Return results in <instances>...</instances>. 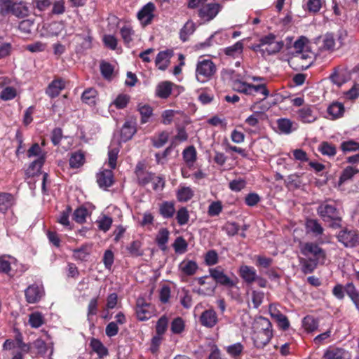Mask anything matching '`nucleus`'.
<instances>
[{"label": "nucleus", "mask_w": 359, "mask_h": 359, "mask_svg": "<svg viewBox=\"0 0 359 359\" xmlns=\"http://www.w3.org/2000/svg\"><path fill=\"white\" fill-rule=\"evenodd\" d=\"M325 241L322 238L318 239V243H301L299 249L301 253L306 258H299L301 270L304 274L311 273L318 265H325L327 261V253L324 249L319 246Z\"/></svg>", "instance_id": "obj_1"}, {"label": "nucleus", "mask_w": 359, "mask_h": 359, "mask_svg": "<svg viewBox=\"0 0 359 359\" xmlns=\"http://www.w3.org/2000/svg\"><path fill=\"white\" fill-rule=\"evenodd\" d=\"M232 87L233 90L240 93H243L246 95L254 96L257 93H261L264 95L261 102L269 95V90L267 89L265 83L255 85L236 79L233 81Z\"/></svg>", "instance_id": "obj_2"}, {"label": "nucleus", "mask_w": 359, "mask_h": 359, "mask_svg": "<svg viewBox=\"0 0 359 359\" xmlns=\"http://www.w3.org/2000/svg\"><path fill=\"white\" fill-rule=\"evenodd\" d=\"M232 87L233 90L240 93H243L246 95L254 96L257 93H261L264 95L261 102L269 95V90L267 89L265 83L255 85L236 79L233 81Z\"/></svg>", "instance_id": "obj_3"}, {"label": "nucleus", "mask_w": 359, "mask_h": 359, "mask_svg": "<svg viewBox=\"0 0 359 359\" xmlns=\"http://www.w3.org/2000/svg\"><path fill=\"white\" fill-rule=\"evenodd\" d=\"M232 87L233 90L240 93H243L246 95L254 96L257 93H261L264 95L261 102L269 95V90L267 89L265 83L255 85L236 79L233 81Z\"/></svg>", "instance_id": "obj_4"}, {"label": "nucleus", "mask_w": 359, "mask_h": 359, "mask_svg": "<svg viewBox=\"0 0 359 359\" xmlns=\"http://www.w3.org/2000/svg\"><path fill=\"white\" fill-rule=\"evenodd\" d=\"M11 13L18 18L28 15V8L22 3L13 2L11 0H0V14L3 16Z\"/></svg>", "instance_id": "obj_5"}, {"label": "nucleus", "mask_w": 359, "mask_h": 359, "mask_svg": "<svg viewBox=\"0 0 359 359\" xmlns=\"http://www.w3.org/2000/svg\"><path fill=\"white\" fill-rule=\"evenodd\" d=\"M217 71V67L210 60L204 59L196 65V77L198 81L205 83L209 81Z\"/></svg>", "instance_id": "obj_6"}, {"label": "nucleus", "mask_w": 359, "mask_h": 359, "mask_svg": "<svg viewBox=\"0 0 359 359\" xmlns=\"http://www.w3.org/2000/svg\"><path fill=\"white\" fill-rule=\"evenodd\" d=\"M318 213L325 222L339 224L341 221V214L334 205L323 203L318 208Z\"/></svg>", "instance_id": "obj_7"}, {"label": "nucleus", "mask_w": 359, "mask_h": 359, "mask_svg": "<svg viewBox=\"0 0 359 359\" xmlns=\"http://www.w3.org/2000/svg\"><path fill=\"white\" fill-rule=\"evenodd\" d=\"M262 320L264 327L261 330L255 332L253 337L254 344L258 348H264L269 344L273 336L270 321L265 318H262Z\"/></svg>", "instance_id": "obj_8"}, {"label": "nucleus", "mask_w": 359, "mask_h": 359, "mask_svg": "<svg viewBox=\"0 0 359 359\" xmlns=\"http://www.w3.org/2000/svg\"><path fill=\"white\" fill-rule=\"evenodd\" d=\"M222 8V5L218 3L207 4L198 9V16L203 22H209L217 15Z\"/></svg>", "instance_id": "obj_9"}, {"label": "nucleus", "mask_w": 359, "mask_h": 359, "mask_svg": "<svg viewBox=\"0 0 359 359\" xmlns=\"http://www.w3.org/2000/svg\"><path fill=\"white\" fill-rule=\"evenodd\" d=\"M313 58L308 53H297L290 60V66L296 71L306 70L313 64Z\"/></svg>", "instance_id": "obj_10"}, {"label": "nucleus", "mask_w": 359, "mask_h": 359, "mask_svg": "<svg viewBox=\"0 0 359 359\" xmlns=\"http://www.w3.org/2000/svg\"><path fill=\"white\" fill-rule=\"evenodd\" d=\"M146 164L144 161H139L135 168L137 184L145 187L154 179V173L146 170Z\"/></svg>", "instance_id": "obj_11"}, {"label": "nucleus", "mask_w": 359, "mask_h": 359, "mask_svg": "<svg viewBox=\"0 0 359 359\" xmlns=\"http://www.w3.org/2000/svg\"><path fill=\"white\" fill-rule=\"evenodd\" d=\"M210 276L212 278L217 284L226 287H233L236 284V281L231 279L224 273L222 266H218L215 268L209 269Z\"/></svg>", "instance_id": "obj_12"}, {"label": "nucleus", "mask_w": 359, "mask_h": 359, "mask_svg": "<svg viewBox=\"0 0 359 359\" xmlns=\"http://www.w3.org/2000/svg\"><path fill=\"white\" fill-rule=\"evenodd\" d=\"M44 294L45 291L43 285L36 283L30 285L25 290V299L29 304L39 302Z\"/></svg>", "instance_id": "obj_13"}, {"label": "nucleus", "mask_w": 359, "mask_h": 359, "mask_svg": "<svg viewBox=\"0 0 359 359\" xmlns=\"http://www.w3.org/2000/svg\"><path fill=\"white\" fill-rule=\"evenodd\" d=\"M156 6L154 3L149 2L145 4L137 13V17L143 27L151 24L154 18Z\"/></svg>", "instance_id": "obj_14"}, {"label": "nucleus", "mask_w": 359, "mask_h": 359, "mask_svg": "<svg viewBox=\"0 0 359 359\" xmlns=\"http://www.w3.org/2000/svg\"><path fill=\"white\" fill-rule=\"evenodd\" d=\"M95 206L91 204H83L74 210L72 215V219L78 224L87 222V219L90 218Z\"/></svg>", "instance_id": "obj_15"}, {"label": "nucleus", "mask_w": 359, "mask_h": 359, "mask_svg": "<svg viewBox=\"0 0 359 359\" xmlns=\"http://www.w3.org/2000/svg\"><path fill=\"white\" fill-rule=\"evenodd\" d=\"M267 108L261 105V101L254 102L250 107V110L253 114L249 116L245 121V123L250 126L256 127L259 124V120L263 116V111Z\"/></svg>", "instance_id": "obj_16"}, {"label": "nucleus", "mask_w": 359, "mask_h": 359, "mask_svg": "<svg viewBox=\"0 0 359 359\" xmlns=\"http://www.w3.org/2000/svg\"><path fill=\"white\" fill-rule=\"evenodd\" d=\"M298 121L304 123H311L317 119V114L314 111V107L305 104L295 111Z\"/></svg>", "instance_id": "obj_17"}, {"label": "nucleus", "mask_w": 359, "mask_h": 359, "mask_svg": "<svg viewBox=\"0 0 359 359\" xmlns=\"http://www.w3.org/2000/svg\"><path fill=\"white\" fill-rule=\"evenodd\" d=\"M96 180L100 188L107 190L114 184V172L110 169H102L97 173Z\"/></svg>", "instance_id": "obj_18"}, {"label": "nucleus", "mask_w": 359, "mask_h": 359, "mask_svg": "<svg viewBox=\"0 0 359 359\" xmlns=\"http://www.w3.org/2000/svg\"><path fill=\"white\" fill-rule=\"evenodd\" d=\"M269 312L273 319H274L278 327L283 330H287L290 327V322L286 316L283 314L277 307L276 304H271L269 306Z\"/></svg>", "instance_id": "obj_19"}, {"label": "nucleus", "mask_w": 359, "mask_h": 359, "mask_svg": "<svg viewBox=\"0 0 359 359\" xmlns=\"http://www.w3.org/2000/svg\"><path fill=\"white\" fill-rule=\"evenodd\" d=\"M338 241L345 247H353L358 241L357 233L353 230L344 229L337 236Z\"/></svg>", "instance_id": "obj_20"}, {"label": "nucleus", "mask_w": 359, "mask_h": 359, "mask_svg": "<svg viewBox=\"0 0 359 359\" xmlns=\"http://www.w3.org/2000/svg\"><path fill=\"white\" fill-rule=\"evenodd\" d=\"M198 266L195 261L184 259L178 266V269L181 277L191 276L196 273Z\"/></svg>", "instance_id": "obj_21"}, {"label": "nucleus", "mask_w": 359, "mask_h": 359, "mask_svg": "<svg viewBox=\"0 0 359 359\" xmlns=\"http://www.w3.org/2000/svg\"><path fill=\"white\" fill-rule=\"evenodd\" d=\"M65 88V81L62 78L53 79L48 86L46 93L50 98L57 97L60 92Z\"/></svg>", "instance_id": "obj_22"}, {"label": "nucleus", "mask_w": 359, "mask_h": 359, "mask_svg": "<svg viewBox=\"0 0 359 359\" xmlns=\"http://www.w3.org/2000/svg\"><path fill=\"white\" fill-rule=\"evenodd\" d=\"M173 53L174 52L172 49H167L165 50L160 51L157 54L156 57V66L160 70H165L170 64V60L172 57Z\"/></svg>", "instance_id": "obj_23"}, {"label": "nucleus", "mask_w": 359, "mask_h": 359, "mask_svg": "<svg viewBox=\"0 0 359 359\" xmlns=\"http://www.w3.org/2000/svg\"><path fill=\"white\" fill-rule=\"evenodd\" d=\"M44 156L33 161L25 172V179H29L41 175V168L44 165Z\"/></svg>", "instance_id": "obj_24"}, {"label": "nucleus", "mask_w": 359, "mask_h": 359, "mask_svg": "<svg viewBox=\"0 0 359 359\" xmlns=\"http://www.w3.org/2000/svg\"><path fill=\"white\" fill-rule=\"evenodd\" d=\"M217 313L213 309L204 311L200 317L201 325L208 328L213 327L217 324Z\"/></svg>", "instance_id": "obj_25"}, {"label": "nucleus", "mask_w": 359, "mask_h": 359, "mask_svg": "<svg viewBox=\"0 0 359 359\" xmlns=\"http://www.w3.org/2000/svg\"><path fill=\"white\" fill-rule=\"evenodd\" d=\"M240 276L248 284L250 285L255 282L257 276L256 270L252 267L247 265H242L238 270Z\"/></svg>", "instance_id": "obj_26"}, {"label": "nucleus", "mask_w": 359, "mask_h": 359, "mask_svg": "<svg viewBox=\"0 0 359 359\" xmlns=\"http://www.w3.org/2000/svg\"><path fill=\"white\" fill-rule=\"evenodd\" d=\"M15 262V259L9 256H0V273H4L9 277L14 276L15 273L12 269V264Z\"/></svg>", "instance_id": "obj_27"}, {"label": "nucleus", "mask_w": 359, "mask_h": 359, "mask_svg": "<svg viewBox=\"0 0 359 359\" xmlns=\"http://www.w3.org/2000/svg\"><path fill=\"white\" fill-rule=\"evenodd\" d=\"M173 86L174 83L171 81H165L160 82L156 88V96L161 99H167L171 95Z\"/></svg>", "instance_id": "obj_28"}, {"label": "nucleus", "mask_w": 359, "mask_h": 359, "mask_svg": "<svg viewBox=\"0 0 359 359\" xmlns=\"http://www.w3.org/2000/svg\"><path fill=\"white\" fill-rule=\"evenodd\" d=\"M137 132L136 123L133 121H126L121 130V137L124 142L130 140Z\"/></svg>", "instance_id": "obj_29"}, {"label": "nucleus", "mask_w": 359, "mask_h": 359, "mask_svg": "<svg viewBox=\"0 0 359 359\" xmlns=\"http://www.w3.org/2000/svg\"><path fill=\"white\" fill-rule=\"evenodd\" d=\"M183 160L189 168H191L197 160V151L194 146H189L182 152Z\"/></svg>", "instance_id": "obj_30"}, {"label": "nucleus", "mask_w": 359, "mask_h": 359, "mask_svg": "<svg viewBox=\"0 0 359 359\" xmlns=\"http://www.w3.org/2000/svg\"><path fill=\"white\" fill-rule=\"evenodd\" d=\"M346 352L344 348L330 346L325 350L323 359H342Z\"/></svg>", "instance_id": "obj_31"}, {"label": "nucleus", "mask_w": 359, "mask_h": 359, "mask_svg": "<svg viewBox=\"0 0 359 359\" xmlns=\"http://www.w3.org/2000/svg\"><path fill=\"white\" fill-rule=\"evenodd\" d=\"M196 29L195 23L192 20H188L180 30L179 37L180 40L183 42L187 41L190 36L194 33Z\"/></svg>", "instance_id": "obj_32"}, {"label": "nucleus", "mask_w": 359, "mask_h": 359, "mask_svg": "<svg viewBox=\"0 0 359 359\" xmlns=\"http://www.w3.org/2000/svg\"><path fill=\"white\" fill-rule=\"evenodd\" d=\"M137 318L139 320L144 321L149 320L153 316V309L150 304H145L137 305L136 309Z\"/></svg>", "instance_id": "obj_33"}, {"label": "nucleus", "mask_w": 359, "mask_h": 359, "mask_svg": "<svg viewBox=\"0 0 359 359\" xmlns=\"http://www.w3.org/2000/svg\"><path fill=\"white\" fill-rule=\"evenodd\" d=\"M283 42L282 41H275L271 44H269L262 49L254 48V50L261 53L262 55L266 54L268 55H274L281 50L283 47Z\"/></svg>", "instance_id": "obj_34"}, {"label": "nucleus", "mask_w": 359, "mask_h": 359, "mask_svg": "<svg viewBox=\"0 0 359 359\" xmlns=\"http://www.w3.org/2000/svg\"><path fill=\"white\" fill-rule=\"evenodd\" d=\"M170 232L165 228H162L156 236V243L158 248L163 252L168 249L167 243L169 240Z\"/></svg>", "instance_id": "obj_35"}, {"label": "nucleus", "mask_w": 359, "mask_h": 359, "mask_svg": "<svg viewBox=\"0 0 359 359\" xmlns=\"http://www.w3.org/2000/svg\"><path fill=\"white\" fill-rule=\"evenodd\" d=\"M14 197L11 194L0 193V211L5 213L14 204Z\"/></svg>", "instance_id": "obj_36"}, {"label": "nucleus", "mask_w": 359, "mask_h": 359, "mask_svg": "<svg viewBox=\"0 0 359 359\" xmlns=\"http://www.w3.org/2000/svg\"><path fill=\"white\" fill-rule=\"evenodd\" d=\"M346 294L351 299L355 306L359 310V291L356 289L353 283H348L344 286Z\"/></svg>", "instance_id": "obj_37"}, {"label": "nucleus", "mask_w": 359, "mask_h": 359, "mask_svg": "<svg viewBox=\"0 0 359 359\" xmlns=\"http://www.w3.org/2000/svg\"><path fill=\"white\" fill-rule=\"evenodd\" d=\"M137 111L141 115V124L148 123L150 118L153 116V108L147 104H139L137 105Z\"/></svg>", "instance_id": "obj_38"}, {"label": "nucleus", "mask_w": 359, "mask_h": 359, "mask_svg": "<svg viewBox=\"0 0 359 359\" xmlns=\"http://www.w3.org/2000/svg\"><path fill=\"white\" fill-rule=\"evenodd\" d=\"M344 104L341 102H333L327 108V113L332 116V119H337L341 117L344 113Z\"/></svg>", "instance_id": "obj_39"}, {"label": "nucleus", "mask_w": 359, "mask_h": 359, "mask_svg": "<svg viewBox=\"0 0 359 359\" xmlns=\"http://www.w3.org/2000/svg\"><path fill=\"white\" fill-rule=\"evenodd\" d=\"M120 34L123 43L126 46H129L133 41V36L135 35V31L132 26L126 25L120 29Z\"/></svg>", "instance_id": "obj_40"}, {"label": "nucleus", "mask_w": 359, "mask_h": 359, "mask_svg": "<svg viewBox=\"0 0 359 359\" xmlns=\"http://www.w3.org/2000/svg\"><path fill=\"white\" fill-rule=\"evenodd\" d=\"M243 41H238L233 45L226 47L223 51L226 55L235 57L243 53Z\"/></svg>", "instance_id": "obj_41"}, {"label": "nucleus", "mask_w": 359, "mask_h": 359, "mask_svg": "<svg viewBox=\"0 0 359 359\" xmlns=\"http://www.w3.org/2000/svg\"><path fill=\"white\" fill-rule=\"evenodd\" d=\"M318 151L323 156L333 157L337 154V147L328 142L323 141L318 146Z\"/></svg>", "instance_id": "obj_42"}, {"label": "nucleus", "mask_w": 359, "mask_h": 359, "mask_svg": "<svg viewBox=\"0 0 359 359\" xmlns=\"http://www.w3.org/2000/svg\"><path fill=\"white\" fill-rule=\"evenodd\" d=\"M85 155L81 151L72 154L69 158V165L72 168H79L84 164Z\"/></svg>", "instance_id": "obj_43"}, {"label": "nucleus", "mask_w": 359, "mask_h": 359, "mask_svg": "<svg viewBox=\"0 0 359 359\" xmlns=\"http://www.w3.org/2000/svg\"><path fill=\"white\" fill-rule=\"evenodd\" d=\"M301 175L294 173L288 175L285 180V185L288 189H295L301 187Z\"/></svg>", "instance_id": "obj_44"}, {"label": "nucleus", "mask_w": 359, "mask_h": 359, "mask_svg": "<svg viewBox=\"0 0 359 359\" xmlns=\"http://www.w3.org/2000/svg\"><path fill=\"white\" fill-rule=\"evenodd\" d=\"M247 229V226H223L222 230L229 236L239 235L244 238L245 237V231Z\"/></svg>", "instance_id": "obj_45"}, {"label": "nucleus", "mask_w": 359, "mask_h": 359, "mask_svg": "<svg viewBox=\"0 0 359 359\" xmlns=\"http://www.w3.org/2000/svg\"><path fill=\"white\" fill-rule=\"evenodd\" d=\"M159 212L164 218H171L175 212L174 203L168 201L163 202L160 205Z\"/></svg>", "instance_id": "obj_46"}, {"label": "nucleus", "mask_w": 359, "mask_h": 359, "mask_svg": "<svg viewBox=\"0 0 359 359\" xmlns=\"http://www.w3.org/2000/svg\"><path fill=\"white\" fill-rule=\"evenodd\" d=\"M293 123L288 118H281L277 120V127L280 133L290 134L292 132Z\"/></svg>", "instance_id": "obj_47"}, {"label": "nucleus", "mask_w": 359, "mask_h": 359, "mask_svg": "<svg viewBox=\"0 0 359 359\" xmlns=\"http://www.w3.org/2000/svg\"><path fill=\"white\" fill-rule=\"evenodd\" d=\"M90 253V247L83 245L73 250V257L76 260L86 261Z\"/></svg>", "instance_id": "obj_48"}, {"label": "nucleus", "mask_w": 359, "mask_h": 359, "mask_svg": "<svg viewBox=\"0 0 359 359\" xmlns=\"http://www.w3.org/2000/svg\"><path fill=\"white\" fill-rule=\"evenodd\" d=\"M90 346L93 351H95L100 358L108 355L107 348L100 340L93 339L90 341Z\"/></svg>", "instance_id": "obj_49"}, {"label": "nucleus", "mask_w": 359, "mask_h": 359, "mask_svg": "<svg viewBox=\"0 0 359 359\" xmlns=\"http://www.w3.org/2000/svg\"><path fill=\"white\" fill-rule=\"evenodd\" d=\"M97 95V93L95 88H88L81 95V100L86 104L89 105H94L95 104V98Z\"/></svg>", "instance_id": "obj_50"}, {"label": "nucleus", "mask_w": 359, "mask_h": 359, "mask_svg": "<svg viewBox=\"0 0 359 359\" xmlns=\"http://www.w3.org/2000/svg\"><path fill=\"white\" fill-rule=\"evenodd\" d=\"M193 196L194 191L188 187H182L177 192V198L180 202H187L191 199Z\"/></svg>", "instance_id": "obj_51"}, {"label": "nucleus", "mask_w": 359, "mask_h": 359, "mask_svg": "<svg viewBox=\"0 0 359 359\" xmlns=\"http://www.w3.org/2000/svg\"><path fill=\"white\" fill-rule=\"evenodd\" d=\"M27 156L28 158L34 156L41 158V156H44V162H46V152L42 150L41 147L38 143H34L31 146V147L27 150Z\"/></svg>", "instance_id": "obj_52"}, {"label": "nucleus", "mask_w": 359, "mask_h": 359, "mask_svg": "<svg viewBox=\"0 0 359 359\" xmlns=\"http://www.w3.org/2000/svg\"><path fill=\"white\" fill-rule=\"evenodd\" d=\"M45 322L43 316L39 312H34L29 316V323L31 327L38 328Z\"/></svg>", "instance_id": "obj_53"}, {"label": "nucleus", "mask_w": 359, "mask_h": 359, "mask_svg": "<svg viewBox=\"0 0 359 359\" xmlns=\"http://www.w3.org/2000/svg\"><path fill=\"white\" fill-rule=\"evenodd\" d=\"M340 149L344 153L356 151L359 150V142L353 140L344 141L340 144Z\"/></svg>", "instance_id": "obj_54"}, {"label": "nucleus", "mask_w": 359, "mask_h": 359, "mask_svg": "<svg viewBox=\"0 0 359 359\" xmlns=\"http://www.w3.org/2000/svg\"><path fill=\"white\" fill-rule=\"evenodd\" d=\"M64 28L63 24L60 22H52L48 24L46 30L48 36H58Z\"/></svg>", "instance_id": "obj_55"}, {"label": "nucleus", "mask_w": 359, "mask_h": 359, "mask_svg": "<svg viewBox=\"0 0 359 359\" xmlns=\"http://www.w3.org/2000/svg\"><path fill=\"white\" fill-rule=\"evenodd\" d=\"M169 135L166 131H162L157 137L151 138L152 145L155 148H161L168 142Z\"/></svg>", "instance_id": "obj_56"}, {"label": "nucleus", "mask_w": 359, "mask_h": 359, "mask_svg": "<svg viewBox=\"0 0 359 359\" xmlns=\"http://www.w3.org/2000/svg\"><path fill=\"white\" fill-rule=\"evenodd\" d=\"M359 172V170L352 166H347L345 168L340 177L339 182L343 183L347 180H351L355 174Z\"/></svg>", "instance_id": "obj_57"}, {"label": "nucleus", "mask_w": 359, "mask_h": 359, "mask_svg": "<svg viewBox=\"0 0 359 359\" xmlns=\"http://www.w3.org/2000/svg\"><path fill=\"white\" fill-rule=\"evenodd\" d=\"M323 48L325 50L333 51L335 49V38L332 33H327L323 38Z\"/></svg>", "instance_id": "obj_58"}, {"label": "nucleus", "mask_w": 359, "mask_h": 359, "mask_svg": "<svg viewBox=\"0 0 359 359\" xmlns=\"http://www.w3.org/2000/svg\"><path fill=\"white\" fill-rule=\"evenodd\" d=\"M130 97L126 94H119L113 102V104L118 109L126 108L129 103Z\"/></svg>", "instance_id": "obj_59"}, {"label": "nucleus", "mask_w": 359, "mask_h": 359, "mask_svg": "<svg viewBox=\"0 0 359 359\" xmlns=\"http://www.w3.org/2000/svg\"><path fill=\"white\" fill-rule=\"evenodd\" d=\"M177 254H184L187 250V243L182 237H177L172 244Z\"/></svg>", "instance_id": "obj_60"}, {"label": "nucleus", "mask_w": 359, "mask_h": 359, "mask_svg": "<svg viewBox=\"0 0 359 359\" xmlns=\"http://www.w3.org/2000/svg\"><path fill=\"white\" fill-rule=\"evenodd\" d=\"M302 323L303 327L308 332H313L318 326V321L313 317L310 316L304 317Z\"/></svg>", "instance_id": "obj_61"}, {"label": "nucleus", "mask_w": 359, "mask_h": 359, "mask_svg": "<svg viewBox=\"0 0 359 359\" xmlns=\"http://www.w3.org/2000/svg\"><path fill=\"white\" fill-rule=\"evenodd\" d=\"M48 44L46 43L37 41L26 46L25 49L31 53H40L46 50Z\"/></svg>", "instance_id": "obj_62"}, {"label": "nucleus", "mask_w": 359, "mask_h": 359, "mask_svg": "<svg viewBox=\"0 0 359 359\" xmlns=\"http://www.w3.org/2000/svg\"><path fill=\"white\" fill-rule=\"evenodd\" d=\"M17 91L13 87L8 86L2 90L0 99L4 101L11 100L16 97Z\"/></svg>", "instance_id": "obj_63"}, {"label": "nucleus", "mask_w": 359, "mask_h": 359, "mask_svg": "<svg viewBox=\"0 0 359 359\" xmlns=\"http://www.w3.org/2000/svg\"><path fill=\"white\" fill-rule=\"evenodd\" d=\"M247 182L244 179L238 178L231 181L229 184V189L235 192H238L245 188Z\"/></svg>", "instance_id": "obj_64"}]
</instances>
